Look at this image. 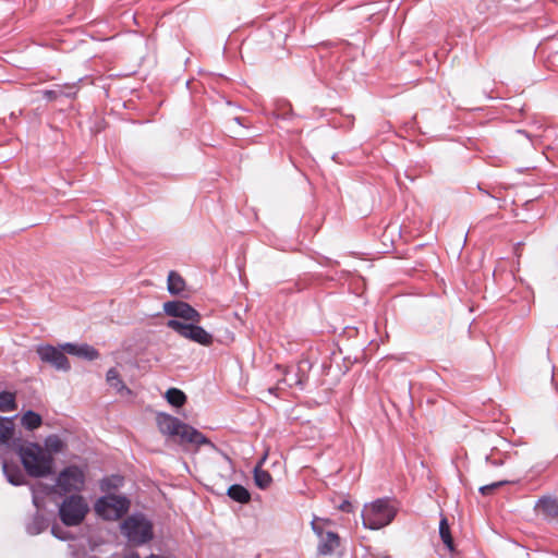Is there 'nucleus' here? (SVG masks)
Returning <instances> with one entry per match:
<instances>
[{
	"label": "nucleus",
	"mask_w": 558,
	"mask_h": 558,
	"mask_svg": "<svg viewBox=\"0 0 558 558\" xmlns=\"http://www.w3.org/2000/svg\"><path fill=\"white\" fill-rule=\"evenodd\" d=\"M26 473L32 477H45L52 472V457L45 452L37 442L24 446L21 439L13 440Z\"/></svg>",
	"instance_id": "obj_1"
},
{
	"label": "nucleus",
	"mask_w": 558,
	"mask_h": 558,
	"mask_svg": "<svg viewBox=\"0 0 558 558\" xmlns=\"http://www.w3.org/2000/svg\"><path fill=\"white\" fill-rule=\"evenodd\" d=\"M397 512V508L389 498H378L364 506L361 517L364 527L379 530L389 525Z\"/></svg>",
	"instance_id": "obj_2"
},
{
	"label": "nucleus",
	"mask_w": 558,
	"mask_h": 558,
	"mask_svg": "<svg viewBox=\"0 0 558 558\" xmlns=\"http://www.w3.org/2000/svg\"><path fill=\"white\" fill-rule=\"evenodd\" d=\"M88 512V505L78 494L66 496L59 506V518L65 526L80 525Z\"/></svg>",
	"instance_id": "obj_3"
},
{
	"label": "nucleus",
	"mask_w": 558,
	"mask_h": 558,
	"mask_svg": "<svg viewBox=\"0 0 558 558\" xmlns=\"http://www.w3.org/2000/svg\"><path fill=\"white\" fill-rule=\"evenodd\" d=\"M122 532L134 544L143 545L153 539V524L143 514H133L122 524Z\"/></svg>",
	"instance_id": "obj_4"
},
{
	"label": "nucleus",
	"mask_w": 558,
	"mask_h": 558,
	"mask_svg": "<svg viewBox=\"0 0 558 558\" xmlns=\"http://www.w3.org/2000/svg\"><path fill=\"white\" fill-rule=\"evenodd\" d=\"M199 323L201 322L183 323L179 319H169L166 326L182 338L204 347H209L214 342V336L199 326Z\"/></svg>",
	"instance_id": "obj_5"
},
{
	"label": "nucleus",
	"mask_w": 558,
	"mask_h": 558,
	"mask_svg": "<svg viewBox=\"0 0 558 558\" xmlns=\"http://www.w3.org/2000/svg\"><path fill=\"white\" fill-rule=\"evenodd\" d=\"M130 509V500L125 496L107 494L95 504L96 512L105 520H118Z\"/></svg>",
	"instance_id": "obj_6"
},
{
	"label": "nucleus",
	"mask_w": 558,
	"mask_h": 558,
	"mask_svg": "<svg viewBox=\"0 0 558 558\" xmlns=\"http://www.w3.org/2000/svg\"><path fill=\"white\" fill-rule=\"evenodd\" d=\"M85 485V474L77 465L64 468L57 477V487L59 495L63 496L70 493L78 494Z\"/></svg>",
	"instance_id": "obj_7"
},
{
	"label": "nucleus",
	"mask_w": 558,
	"mask_h": 558,
	"mask_svg": "<svg viewBox=\"0 0 558 558\" xmlns=\"http://www.w3.org/2000/svg\"><path fill=\"white\" fill-rule=\"evenodd\" d=\"M36 353L41 362L49 364L56 371L68 373L71 369V363L61 350V344L54 347L52 344H39Z\"/></svg>",
	"instance_id": "obj_8"
},
{
	"label": "nucleus",
	"mask_w": 558,
	"mask_h": 558,
	"mask_svg": "<svg viewBox=\"0 0 558 558\" xmlns=\"http://www.w3.org/2000/svg\"><path fill=\"white\" fill-rule=\"evenodd\" d=\"M166 315L182 319L183 323L201 322L202 315L191 304L181 300H173L163 303Z\"/></svg>",
	"instance_id": "obj_9"
},
{
	"label": "nucleus",
	"mask_w": 558,
	"mask_h": 558,
	"mask_svg": "<svg viewBox=\"0 0 558 558\" xmlns=\"http://www.w3.org/2000/svg\"><path fill=\"white\" fill-rule=\"evenodd\" d=\"M180 444L181 445L191 444V445H195L197 447L198 446H208L213 450L221 452V454L223 456V458L226 460L231 461L229 456L227 453L222 452L221 450H219L218 447L209 438H207L203 433H201L195 427H193L189 424L185 427V430L182 432Z\"/></svg>",
	"instance_id": "obj_10"
},
{
	"label": "nucleus",
	"mask_w": 558,
	"mask_h": 558,
	"mask_svg": "<svg viewBox=\"0 0 558 558\" xmlns=\"http://www.w3.org/2000/svg\"><path fill=\"white\" fill-rule=\"evenodd\" d=\"M157 426L163 435L178 436L179 442H181L182 432L185 430L187 424L170 414L159 413L157 415Z\"/></svg>",
	"instance_id": "obj_11"
},
{
	"label": "nucleus",
	"mask_w": 558,
	"mask_h": 558,
	"mask_svg": "<svg viewBox=\"0 0 558 558\" xmlns=\"http://www.w3.org/2000/svg\"><path fill=\"white\" fill-rule=\"evenodd\" d=\"M311 368V363L307 360L300 361L296 367H290L284 371L283 380L290 387L304 388L307 381L306 371Z\"/></svg>",
	"instance_id": "obj_12"
},
{
	"label": "nucleus",
	"mask_w": 558,
	"mask_h": 558,
	"mask_svg": "<svg viewBox=\"0 0 558 558\" xmlns=\"http://www.w3.org/2000/svg\"><path fill=\"white\" fill-rule=\"evenodd\" d=\"M61 350L85 361H94L100 356L99 351L88 343L64 342L61 343Z\"/></svg>",
	"instance_id": "obj_13"
},
{
	"label": "nucleus",
	"mask_w": 558,
	"mask_h": 558,
	"mask_svg": "<svg viewBox=\"0 0 558 558\" xmlns=\"http://www.w3.org/2000/svg\"><path fill=\"white\" fill-rule=\"evenodd\" d=\"M534 509L541 512L546 519H555L558 517V499L550 496L541 497Z\"/></svg>",
	"instance_id": "obj_14"
},
{
	"label": "nucleus",
	"mask_w": 558,
	"mask_h": 558,
	"mask_svg": "<svg viewBox=\"0 0 558 558\" xmlns=\"http://www.w3.org/2000/svg\"><path fill=\"white\" fill-rule=\"evenodd\" d=\"M185 287H186V283H185V280L183 279V277L179 272L171 270L169 272L168 279H167L168 292L171 295H179L182 298H187L189 294L185 293Z\"/></svg>",
	"instance_id": "obj_15"
},
{
	"label": "nucleus",
	"mask_w": 558,
	"mask_h": 558,
	"mask_svg": "<svg viewBox=\"0 0 558 558\" xmlns=\"http://www.w3.org/2000/svg\"><path fill=\"white\" fill-rule=\"evenodd\" d=\"M340 545V537L336 532L328 531L323 534L320 537V542L317 547V551L319 555L326 556L330 555L335 551V549Z\"/></svg>",
	"instance_id": "obj_16"
},
{
	"label": "nucleus",
	"mask_w": 558,
	"mask_h": 558,
	"mask_svg": "<svg viewBox=\"0 0 558 558\" xmlns=\"http://www.w3.org/2000/svg\"><path fill=\"white\" fill-rule=\"evenodd\" d=\"M49 526L48 519L39 511L35 512L31 520L26 523V532L28 535H38Z\"/></svg>",
	"instance_id": "obj_17"
},
{
	"label": "nucleus",
	"mask_w": 558,
	"mask_h": 558,
	"mask_svg": "<svg viewBox=\"0 0 558 558\" xmlns=\"http://www.w3.org/2000/svg\"><path fill=\"white\" fill-rule=\"evenodd\" d=\"M106 379H107L108 384L110 385V387L116 389L117 392H119L121 395H126V396H130L132 393V390L129 387H126V385L122 380L119 372L114 367H111L107 372Z\"/></svg>",
	"instance_id": "obj_18"
},
{
	"label": "nucleus",
	"mask_w": 558,
	"mask_h": 558,
	"mask_svg": "<svg viewBox=\"0 0 558 558\" xmlns=\"http://www.w3.org/2000/svg\"><path fill=\"white\" fill-rule=\"evenodd\" d=\"M227 495L233 501L239 504H248L251 500V493L241 484H232L228 490Z\"/></svg>",
	"instance_id": "obj_19"
},
{
	"label": "nucleus",
	"mask_w": 558,
	"mask_h": 558,
	"mask_svg": "<svg viewBox=\"0 0 558 558\" xmlns=\"http://www.w3.org/2000/svg\"><path fill=\"white\" fill-rule=\"evenodd\" d=\"M2 470L10 484L14 486L24 484V474L19 466H11L7 462H3Z\"/></svg>",
	"instance_id": "obj_20"
},
{
	"label": "nucleus",
	"mask_w": 558,
	"mask_h": 558,
	"mask_svg": "<svg viewBox=\"0 0 558 558\" xmlns=\"http://www.w3.org/2000/svg\"><path fill=\"white\" fill-rule=\"evenodd\" d=\"M260 464L262 462H259L255 468H254V471H253V477H254V483L255 485L259 488V489H266L269 487V485L271 484L272 482V477L270 475V473L266 470H263L260 468Z\"/></svg>",
	"instance_id": "obj_21"
},
{
	"label": "nucleus",
	"mask_w": 558,
	"mask_h": 558,
	"mask_svg": "<svg viewBox=\"0 0 558 558\" xmlns=\"http://www.w3.org/2000/svg\"><path fill=\"white\" fill-rule=\"evenodd\" d=\"M439 536H440L442 543L445 544V546L447 547V549L450 553L454 551V542H453V537L451 535L450 526H449V523H448V520H447L446 517H441V519H440V522H439Z\"/></svg>",
	"instance_id": "obj_22"
},
{
	"label": "nucleus",
	"mask_w": 558,
	"mask_h": 558,
	"mask_svg": "<svg viewBox=\"0 0 558 558\" xmlns=\"http://www.w3.org/2000/svg\"><path fill=\"white\" fill-rule=\"evenodd\" d=\"M508 459H510V454L496 447H493L490 452L485 456L486 463L495 468L504 465Z\"/></svg>",
	"instance_id": "obj_23"
},
{
	"label": "nucleus",
	"mask_w": 558,
	"mask_h": 558,
	"mask_svg": "<svg viewBox=\"0 0 558 558\" xmlns=\"http://www.w3.org/2000/svg\"><path fill=\"white\" fill-rule=\"evenodd\" d=\"M21 422H22V425L27 430H35L38 427H40V425L43 424V418L37 412H35L33 410H27L22 415Z\"/></svg>",
	"instance_id": "obj_24"
},
{
	"label": "nucleus",
	"mask_w": 558,
	"mask_h": 558,
	"mask_svg": "<svg viewBox=\"0 0 558 558\" xmlns=\"http://www.w3.org/2000/svg\"><path fill=\"white\" fill-rule=\"evenodd\" d=\"M14 424L12 418L0 416V444H9L13 438Z\"/></svg>",
	"instance_id": "obj_25"
},
{
	"label": "nucleus",
	"mask_w": 558,
	"mask_h": 558,
	"mask_svg": "<svg viewBox=\"0 0 558 558\" xmlns=\"http://www.w3.org/2000/svg\"><path fill=\"white\" fill-rule=\"evenodd\" d=\"M165 397L167 401L175 408H180L186 402L185 393L179 388H169Z\"/></svg>",
	"instance_id": "obj_26"
},
{
	"label": "nucleus",
	"mask_w": 558,
	"mask_h": 558,
	"mask_svg": "<svg viewBox=\"0 0 558 558\" xmlns=\"http://www.w3.org/2000/svg\"><path fill=\"white\" fill-rule=\"evenodd\" d=\"M17 404L15 400V395L10 391H1L0 392V411L1 412H11L16 410Z\"/></svg>",
	"instance_id": "obj_27"
},
{
	"label": "nucleus",
	"mask_w": 558,
	"mask_h": 558,
	"mask_svg": "<svg viewBox=\"0 0 558 558\" xmlns=\"http://www.w3.org/2000/svg\"><path fill=\"white\" fill-rule=\"evenodd\" d=\"M123 477L120 475H111L109 477H104L100 481V489L106 493L118 489L123 485Z\"/></svg>",
	"instance_id": "obj_28"
},
{
	"label": "nucleus",
	"mask_w": 558,
	"mask_h": 558,
	"mask_svg": "<svg viewBox=\"0 0 558 558\" xmlns=\"http://www.w3.org/2000/svg\"><path fill=\"white\" fill-rule=\"evenodd\" d=\"M512 483H515V481H507V480H502V481H498V482H494L492 484H488V485H484V486H481L478 492L483 495V496H486V495H489L492 494L495 489L501 487V486H505L507 484H512Z\"/></svg>",
	"instance_id": "obj_29"
},
{
	"label": "nucleus",
	"mask_w": 558,
	"mask_h": 558,
	"mask_svg": "<svg viewBox=\"0 0 558 558\" xmlns=\"http://www.w3.org/2000/svg\"><path fill=\"white\" fill-rule=\"evenodd\" d=\"M51 534L60 541H68L72 538L71 532L64 530L57 523L52 524Z\"/></svg>",
	"instance_id": "obj_30"
},
{
	"label": "nucleus",
	"mask_w": 558,
	"mask_h": 558,
	"mask_svg": "<svg viewBox=\"0 0 558 558\" xmlns=\"http://www.w3.org/2000/svg\"><path fill=\"white\" fill-rule=\"evenodd\" d=\"M47 445L56 452L62 449V442L57 436L49 437L47 440Z\"/></svg>",
	"instance_id": "obj_31"
},
{
	"label": "nucleus",
	"mask_w": 558,
	"mask_h": 558,
	"mask_svg": "<svg viewBox=\"0 0 558 558\" xmlns=\"http://www.w3.org/2000/svg\"><path fill=\"white\" fill-rule=\"evenodd\" d=\"M60 94V92L52 89H46L43 92L44 98L50 101L57 99Z\"/></svg>",
	"instance_id": "obj_32"
},
{
	"label": "nucleus",
	"mask_w": 558,
	"mask_h": 558,
	"mask_svg": "<svg viewBox=\"0 0 558 558\" xmlns=\"http://www.w3.org/2000/svg\"><path fill=\"white\" fill-rule=\"evenodd\" d=\"M338 509L350 513L353 511V505L349 500H342L341 504L338 506Z\"/></svg>",
	"instance_id": "obj_33"
},
{
	"label": "nucleus",
	"mask_w": 558,
	"mask_h": 558,
	"mask_svg": "<svg viewBox=\"0 0 558 558\" xmlns=\"http://www.w3.org/2000/svg\"><path fill=\"white\" fill-rule=\"evenodd\" d=\"M317 520L318 519H314L312 522H311V525H312V530L313 532L318 536V537H323V534H324V529L317 524Z\"/></svg>",
	"instance_id": "obj_34"
},
{
	"label": "nucleus",
	"mask_w": 558,
	"mask_h": 558,
	"mask_svg": "<svg viewBox=\"0 0 558 558\" xmlns=\"http://www.w3.org/2000/svg\"><path fill=\"white\" fill-rule=\"evenodd\" d=\"M517 133L520 134V135L525 136L529 141H532L531 134L527 133L526 131H524V130H517Z\"/></svg>",
	"instance_id": "obj_35"
},
{
	"label": "nucleus",
	"mask_w": 558,
	"mask_h": 558,
	"mask_svg": "<svg viewBox=\"0 0 558 558\" xmlns=\"http://www.w3.org/2000/svg\"><path fill=\"white\" fill-rule=\"evenodd\" d=\"M63 95L66 96V97H74L75 96V92L63 93Z\"/></svg>",
	"instance_id": "obj_36"
},
{
	"label": "nucleus",
	"mask_w": 558,
	"mask_h": 558,
	"mask_svg": "<svg viewBox=\"0 0 558 558\" xmlns=\"http://www.w3.org/2000/svg\"><path fill=\"white\" fill-rule=\"evenodd\" d=\"M477 187H478V190H480L482 193H484V194H487V195L492 196V195H490L486 190H484L481 185H478Z\"/></svg>",
	"instance_id": "obj_37"
},
{
	"label": "nucleus",
	"mask_w": 558,
	"mask_h": 558,
	"mask_svg": "<svg viewBox=\"0 0 558 558\" xmlns=\"http://www.w3.org/2000/svg\"><path fill=\"white\" fill-rule=\"evenodd\" d=\"M89 558H97V557H89Z\"/></svg>",
	"instance_id": "obj_38"
}]
</instances>
